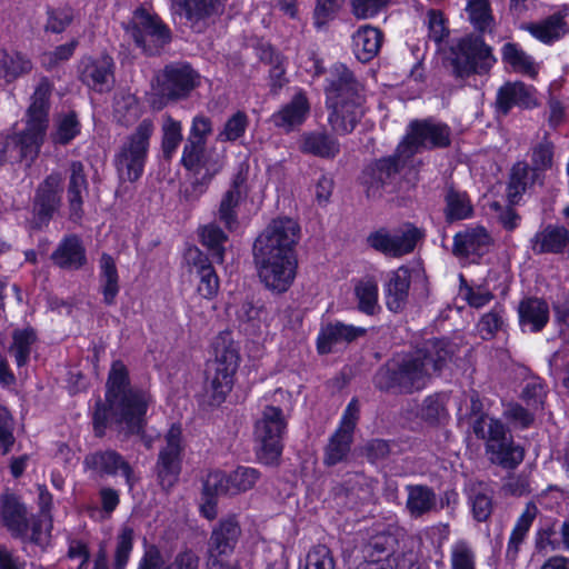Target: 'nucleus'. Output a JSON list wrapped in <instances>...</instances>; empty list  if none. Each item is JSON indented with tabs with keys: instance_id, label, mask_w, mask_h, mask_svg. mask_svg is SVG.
<instances>
[{
	"instance_id": "obj_1",
	"label": "nucleus",
	"mask_w": 569,
	"mask_h": 569,
	"mask_svg": "<svg viewBox=\"0 0 569 569\" xmlns=\"http://www.w3.org/2000/svg\"><path fill=\"white\" fill-rule=\"evenodd\" d=\"M451 143V129L433 119L413 120L395 153L381 158L366 168L362 184L369 198L381 196L382 189L406 167L416 169L415 154L421 150L447 148Z\"/></svg>"
},
{
	"instance_id": "obj_2",
	"label": "nucleus",
	"mask_w": 569,
	"mask_h": 569,
	"mask_svg": "<svg viewBox=\"0 0 569 569\" xmlns=\"http://www.w3.org/2000/svg\"><path fill=\"white\" fill-rule=\"evenodd\" d=\"M452 349L443 339H430L406 355L393 357L375 375V386L382 391L412 393L423 389L433 373L451 359Z\"/></svg>"
},
{
	"instance_id": "obj_3",
	"label": "nucleus",
	"mask_w": 569,
	"mask_h": 569,
	"mask_svg": "<svg viewBox=\"0 0 569 569\" xmlns=\"http://www.w3.org/2000/svg\"><path fill=\"white\" fill-rule=\"evenodd\" d=\"M106 401L104 405L99 400L93 412V429L98 437L104 435L109 418L127 435L142 430L151 398L147 392L129 385L127 368L120 361L112 363Z\"/></svg>"
},
{
	"instance_id": "obj_4",
	"label": "nucleus",
	"mask_w": 569,
	"mask_h": 569,
	"mask_svg": "<svg viewBox=\"0 0 569 569\" xmlns=\"http://www.w3.org/2000/svg\"><path fill=\"white\" fill-rule=\"evenodd\" d=\"M211 132L210 118L198 114L192 119L181 156V164L193 174V180L183 190L187 201L199 199L224 167L222 154L207 151V140Z\"/></svg>"
},
{
	"instance_id": "obj_5",
	"label": "nucleus",
	"mask_w": 569,
	"mask_h": 569,
	"mask_svg": "<svg viewBox=\"0 0 569 569\" xmlns=\"http://www.w3.org/2000/svg\"><path fill=\"white\" fill-rule=\"evenodd\" d=\"M328 121L338 134L355 130L365 114V88L345 64H336L326 88Z\"/></svg>"
},
{
	"instance_id": "obj_6",
	"label": "nucleus",
	"mask_w": 569,
	"mask_h": 569,
	"mask_svg": "<svg viewBox=\"0 0 569 569\" xmlns=\"http://www.w3.org/2000/svg\"><path fill=\"white\" fill-rule=\"evenodd\" d=\"M214 359L207 369L206 390L212 405H220L233 386L240 356L237 343L229 332L220 333L213 341Z\"/></svg>"
},
{
	"instance_id": "obj_7",
	"label": "nucleus",
	"mask_w": 569,
	"mask_h": 569,
	"mask_svg": "<svg viewBox=\"0 0 569 569\" xmlns=\"http://www.w3.org/2000/svg\"><path fill=\"white\" fill-rule=\"evenodd\" d=\"M200 84V76L186 62H172L157 72L152 81L150 104L161 110L169 102L187 99Z\"/></svg>"
},
{
	"instance_id": "obj_8",
	"label": "nucleus",
	"mask_w": 569,
	"mask_h": 569,
	"mask_svg": "<svg viewBox=\"0 0 569 569\" xmlns=\"http://www.w3.org/2000/svg\"><path fill=\"white\" fill-rule=\"evenodd\" d=\"M153 130L152 120H142L116 154L114 166L121 180L134 182L141 177Z\"/></svg>"
},
{
	"instance_id": "obj_9",
	"label": "nucleus",
	"mask_w": 569,
	"mask_h": 569,
	"mask_svg": "<svg viewBox=\"0 0 569 569\" xmlns=\"http://www.w3.org/2000/svg\"><path fill=\"white\" fill-rule=\"evenodd\" d=\"M450 60L452 72L457 78H468L471 74H482L495 64L492 49L485 43L480 36L467 34L451 48Z\"/></svg>"
},
{
	"instance_id": "obj_10",
	"label": "nucleus",
	"mask_w": 569,
	"mask_h": 569,
	"mask_svg": "<svg viewBox=\"0 0 569 569\" xmlns=\"http://www.w3.org/2000/svg\"><path fill=\"white\" fill-rule=\"evenodd\" d=\"M299 234L300 227L293 219H274L256 239L253 254L296 257L295 247Z\"/></svg>"
},
{
	"instance_id": "obj_11",
	"label": "nucleus",
	"mask_w": 569,
	"mask_h": 569,
	"mask_svg": "<svg viewBox=\"0 0 569 569\" xmlns=\"http://www.w3.org/2000/svg\"><path fill=\"white\" fill-rule=\"evenodd\" d=\"M127 34L147 54H158L171 40L169 28L157 14H152L144 8L134 10L133 16L126 27Z\"/></svg>"
},
{
	"instance_id": "obj_12",
	"label": "nucleus",
	"mask_w": 569,
	"mask_h": 569,
	"mask_svg": "<svg viewBox=\"0 0 569 569\" xmlns=\"http://www.w3.org/2000/svg\"><path fill=\"white\" fill-rule=\"evenodd\" d=\"M287 430V420L281 408L266 406L254 423V440L259 445L261 458L271 463L283 449L282 439Z\"/></svg>"
},
{
	"instance_id": "obj_13",
	"label": "nucleus",
	"mask_w": 569,
	"mask_h": 569,
	"mask_svg": "<svg viewBox=\"0 0 569 569\" xmlns=\"http://www.w3.org/2000/svg\"><path fill=\"white\" fill-rule=\"evenodd\" d=\"M182 429L180 425L173 423L164 436V446L160 449L156 470L159 485L171 489L178 481L182 461Z\"/></svg>"
},
{
	"instance_id": "obj_14",
	"label": "nucleus",
	"mask_w": 569,
	"mask_h": 569,
	"mask_svg": "<svg viewBox=\"0 0 569 569\" xmlns=\"http://www.w3.org/2000/svg\"><path fill=\"white\" fill-rule=\"evenodd\" d=\"M258 276L267 289L276 293L286 292L297 273L296 257L253 254Z\"/></svg>"
},
{
	"instance_id": "obj_15",
	"label": "nucleus",
	"mask_w": 569,
	"mask_h": 569,
	"mask_svg": "<svg viewBox=\"0 0 569 569\" xmlns=\"http://www.w3.org/2000/svg\"><path fill=\"white\" fill-rule=\"evenodd\" d=\"M260 471L252 467L239 466L230 473L216 470L206 478L208 493H224L236 496L252 489L260 479Z\"/></svg>"
},
{
	"instance_id": "obj_16",
	"label": "nucleus",
	"mask_w": 569,
	"mask_h": 569,
	"mask_svg": "<svg viewBox=\"0 0 569 569\" xmlns=\"http://www.w3.org/2000/svg\"><path fill=\"white\" fill-rule=\"evenodd\" d=\"M422 232L413 227L406 226L402 229L390 232L379 229L369 234L367 241L375 250L391 257H401L413 251Z\"/></svg>"
},
{
	"instance_id": "obj_17",
	"label": "nucleus",
	"mask_w": 569,
	"mask_h": 569,
	"mask_svg": "<svg viewBox=\"0 0 569 569\" xmlns=\"http://www.w3.org/2000/svg\"><path fill=\"white\" fill-rule=\"evenodd\" d=\"M43 138L44 137L26 127L20 133L1 139L0 163L24 161L27 166H30L39 154Z\"/></svg>"
},
{
	"instance_id": "obj_18",
	"label": "nucleus",
	"mask_w": 569,
	"mask_h": 569,
	"mask_svg": "<svg viewBox=\"0 0 569 569\" xmlns=\"http://www.w3.org/2000/svg\"><path fill=\"white\" fill-rule=\"evenodd\" d=\"M83 463L87 469L100 477L121 475L129 490H132L139 480L130 462L113 449L91 452L86 456Z\"/></svg>"
},
{
	"instance_id": "obj_19",
	"label": "nucleus",
	"mask_w": 569,
	"mask_h": 569,
	"mask_svg": "<svg viewBox=\"0 0 569 569\" xmlns=\"http://www.w3.org/2000/svg\"><path fill=\"white\" fill-rule=\"evenodd\" d=\"M359 412L358 400L353 398L343 412L339 428L330 437L326 447L325 462L327 465H337L349 453L353 430L359 419Z\"/></svg>"
},
{
	"instance_id": "obj_20",
	"label": "nucleus",
	"mask_w": 569,
	"mask_h": 569,
	"mask_svg": "<svg viewBox=\"0 0 569 569\" xmlns=\"http://www.w3.org/2000/svg\"><path fill=\"white\" fill-rule=\"evenodd\" d=\"M491 439L486 442L489 460L505 469H515L525 458V449L516 443L503 423H495Z\"/></svg>"
},
{
	"instance_id": "obj_21",
	"label": "nucleus",
	"mask_w": 569,
	"mask_h": 569,
	"mask_svg": "<svg viewBox=\"0 0 569 569\" xmlns=\"http://www.w3.org/2000/svg\"><path fill=\"white\" fill-rule=\"evenodd\" d=\"M248 166L240 164L233 176L229 189L222 194L218 209V219L232 231L238 224V208L248 196Z\"/></svg>"
},
{
	"instance_id": "obj_22",
	"label": "nucleus",
	"mask_w": 569,
	"mask_h": 569,
	"mask_svg": "<svg viewBox=\"0 0 569 569\" xmlns=\"http://www.w3.org/2000/svg\"><path fill=\"white\" fill-rule=\"evenodd\" d=\"M62 194V177L59 172L50 173L37 188L33 199L36 224H47L60 208Z\"/></svg>"
},
{
	"instance_id": "obj_23",
	"label": "nucleus",
	"mask_w": 569,
	"mask_h": 569,
	"mask_svg": "<svg viewBox=\"0 0 569 569\" xmlns=\"http://www.w3.org/2000/svg\"><path fill=\"white\" fill-rule=\"evenodd\" d=\"M172 9L183 17L190 28L203 30L210 19L224 12L227 0H171Z\"/></svg>"
},
{
	"instance_id": "obj_24",
	"label": "nucleus",
	"mask_w": 569,
	"mask_h": 569,
	"mask_svg": "<svg viewBox=\"0 0 569 569\" xmlns=\"http://www.w3.org/2000/svg\"><path fill=\"white\" fill-rule=\"evenodd\" d=\"M114 62L110 56L84 57L79 64V79L90 89L102 92L112 87Z\"/></svg>"
},
{
	"instance_id": "obj_25",
	"label": "nucleus",
	"mask_w": 569,
	"mask_h": 569,
	"mask_svg": "<svg viewBox=\"0 0 569 569\" xmlns=\"http://www.w3.org/2000/svg\"><path fill=\"white\" fill-rule=\"evenodd\" d=\"M491 244L492 238L483 227H468L455 234L452 253L458 258L475 261L485 256Z\"/></svg>"
},
{
	"instance_id": "obj_26",
	"label": "nucleus",
	"mask_w": 569,
	"mask_h": 569,
	"mask_svg": "<svg viewBox=\"0 0 569 569\" xmlns=\"http://www.w3.org/2000/svg\"><path fill=\"white\" fill-rule=\"evenodd\" d=\"M240 527L234 519H226L212 530L208 542V565L216 568L223 556L232 553L240 536Z\"/></svg>"
},
{
	"instance_id": "obj_27",
	"label": "nucleus",
	"mask_w": 569,
	"mask_h": 569,
	"mask_svg": "<svg viewBox=\"0 0 569 569\" xmlns=\"http://www.w3.org/2000/svg\"><path fill=\"white\" fill-rule=\"evenodd\" d=\"M0 521L12 537L24 540L28 536L29 518L26 505L13 493L0 496Z\"/></svg>"
},
{
	"instance_id": "obj_28",
	"label": "nucleus",
	"mask_w": 569,
	"mask_h": 569,
	"mask_svg": "<svg viewBox=\"0 0 569 569\" xmlns=\"http://www.w3.org/2000/svg\"><path fill=\"white\" fill-rule=\"evenodd\" d=\"M537 106L536 89L523 82H507L497 92V110L507 114L513 107L530 109Z\"/></svg>"
},
{
	"instance_id": "obj_29",
	"label": "nucleus",
	"mask_w": 569,
	"mask_h": 569,
	"mask_svg": "<svg viewBox=\"0 0 569 569\" xmlns=\"http://www.w3.org/2000/svg\"><path fill=\"white\" fill-rule=\"evenodd\" d=\"M186 259L190 266V273L199 279V295L206 299L213 298L219 289V279L208 258L199 249L191 248L187 251Z\"/></svg>"
},
{
	"instance_id": "obj_30",
	"label": "nucleus",
	"mask_w": 569,
	"mask_h": 569,
	"mask_svg": "<svg viewBox=\"0 0 569 569\" xmlns=\"http://www.w3.org/2000/svg\"><path fill=\"white\" fill-rule=\"evenodd\" d=\"M530 248L535 254L569 256V230L563 226L548 224L530 239Z\"/></svg>"
},
{
	"instance_id": "obj_31",
	"label": "nucleus",
	"mask_w": 569,
	"mask_h": 569,
	"mask_svg": "<svg viewBox=\"0 0 569 569\" xmlns=\"http://www.w3.org/2000/svg\"><path fill=\"white\" fill-rule=\"evenodd\" d=\"M522 29L543 43L558 41L569 32V9L563 8L538 22L527 23Z\"/></svg>"
},
{
	"instance_id": "obj_32",
	"label": "nucleus",
	"mask_w": 569,
	"mask_h": 569,
	"mask_svg": "<svg viewBox=\"0 0 569 569\" xmlns=\"http://www.w3.org/2000/svg\"><path fill=\"white\" fill-rule=\"evenodd\" d=\"M411 270L401 266L388 274L385 283L386 306L392 312H401L409 300Z\"/></svg>"
},
{
	"instance_id": "obj_33",
	"label": "nucleus",
	"mask_w": 569,
	"mask_h": 569,
	"mask_svg": "<svg viewBox=\"0 0 569 569\" xmlns=\"http://www.w3.org/2000/svg\"><path fill=\"white\" fill-rule=\"evenodd\" d=\"M367 330L362 327L346 325L340 321L331 322L321 328L317 340L319 353L326 355L333 350L338 345L350 343L366 335Z\"/></svg>"
},
{
	"instance_id": "obj_34",
	"label": "nucleus",
	"mask_w": 569,
	"mask_h": 569,
	"mask_svg": "<svg viewBox=\"0 0 569 569\" xmlns=\"http://www.w3.org/2000/svg\"><path fill=\"white\" fill-rule=\"evenodd\" d=\"M51 94V84L47 79H42L37 86L32 97L31 104L28 108L27 128L44 137L48 128V116L50 109L49 98Z\"/></svg>"
},
{
	"instance_id": "obj_35",
	"label": "nucleus",
	"mask_w": 569,
	"mask_h": 569,
	"mask_svg": "<svg viewBox=\"0 0 569 569\" xmlns=\"http://www.w3.org/2000/svg\"><path fill=\"white\" fill-rule=\"evenodd\" d=\"M518 317L523 332H540L549 322V305L541 298H525L519 302Z\"/></svg>"
},
{
	"instance_id": "obj_36",
	"label": "nucleus",
	"mask_w": 569,
	"mask_h": 569,
	"mask_svg": "<svg viewBox=\"0 0 569 569\" xmlns=\"http://www.w3.org/2000/svg\"><path fill=\"white\" fill-rule=\"evenodd\" d=\"M545 176L535 171L526 161H518L510 171L507 187V198L511 204H516L522 194L535 183L542 184Z\"/></svg>"
},
{
	"instance_id": "obj_37",
	"label": "nucleus",
	"mask_w": 569,
	"mask_h": 569,
	"mask_svg": "<svg viewBox=\"0 0 569 569\" xmlns=\"http://www.w3.org/2000/svg\"><path fill=\"white\" fill-rule=\"evenodd\" d=\"M309 110L310 104L306 93L298 91L287 104L272 114L271 120L276 127L291 131L303 123Z\"/></svg>"
},
{
	"instance_id": "obj_38",
	"label": "nucleus",
	"mask_w": 569,
	"mask_h": 569,
	"mask_svg": "<svg viewBox=\"0 0 569 569\" xmlns=\"http://www.w3.org/2000/svg\"><path fill=\"white\" fill-rule=\"evenodd\" d=\"M51 259L58 267L69 270L80 269L87 261L81 240L74 234L62 239L52 252Z\"/></svg>"
},
{
	"instance_id": "obj_39",
	"label": "nucleus",
	"mask_w": 569,
	"mask_h": 569,
	"mask_svg": "<svg viewBox=\"0 0 569 569\" xmlns=\"http://www.w3.org/2000/svg\"><path fill=\"white\" fill-rule=\"evenodd\" d=\"M383 40L382 32L372 26L360 27L352 34V49L356 58L361 62L372 60L379 52Z\"/></svg>"
},
{
	"instance_id": "obj_40",
	"label": "nucleus",
	"mask_w": 569,
	"mask_h": 569,
	"mask_svg": "<svg viewBox=\"0 0 569 569\" xmlns=\"http://www.w3.org/2000/svg\"><path fill=\"white\" fill-rule=\"evenodd\" d=\"M68 202L72 218L82 214L83 194L88 191V180L84 167L80 161H72L69 166Z\"/></svg>"
},
{
	"instance_id": "obj_41",
	"label": "nucleus",
	"mask_w": 569,
	"mask_h": 569,
	"mask_svg": "<svg viewBox=\"0 0 569 569\" xmlns=\"http://www.w3.org/2000/svg\"><path fill=\"white\" fill-rule=\"evenodd\" d=\"M501 59L512 71L529 77L538 73V64L522 48L513 42H507L501 48Z\"/></svg>"
},
{
	"instance_id": "obj_42",
	"label": "nucleus",
	"mask_w": 569,
	"mask_h": 569,
	"mask_svg": "<svg viewBox=\"0 0 569 569\" xmlns=\"http://www.w3.org/2000/svg\"><path fill=\"white\" fill-rule=\"evenodd\" d=\"M32 68L33 64L26 54L0 48V78H3L7 82H12L28 74Z\"/></svg>"
},
{
	"instance_id": "obj_43",
	"label": "nucleus",
	"mask_w": 569,
	"mask_h": 569,
	"mask_svg": "<svg viewBox=\"0 0 569 569\" xmlns=\"http://www.w3.org/2000/svg\"><path fill=\"white\" fill-rule=\"evenodd\" d=\"M538 512L539 510L535 502L530 501L526 505L525 510L517 519V522L511 531L506 551L508 558H517L519 547L523 542L530 527L538 516Z\"/></svg>"
},
{
	"instance_id": "obj_44",
	"label": "nucleus",
	"mask_w": 569,
	"mask_h": 569,
	"mask_svg": "<svg viewBox=\"0 0 569 569\" xmlns=\"http://www.w3.org/2000/svg\"><path fill=\"white\" fill-rule=\"evenodd\" d=\"M301 151L321 158H335L340 151L338 140L326 132H311L302 137Z\"/></svg>"
},
{
	"instance_id": "obj_45",
	"label": "nucleus",
	"mask_w": 569,
	"mask_h": 569,
	"mask_svg": "<svg viewBox=\"0 0 569 569\" xmlns=\"http://www.w3.org/2000/svg\"><path fill=\"white\" fill-rule=\"evenodd\" d=\"M406 490L408 492L406 507L412 517H421L436 507V493L428 486L409 485Z\"/></svg>"
},
{
	"instance_id": "obj_46",
	"label": "nucleus",
	"mask_w": 569,
	"mask_h": 569,
	"mask_svg": "<svg viewBox=\"0 0 569 569\" xmlns=\"http://www.w3.org/2000/svg\"><path fill=\"white\" fill-rule=\"evenodd\" d=\"M445 203L443 212L447 222L465 220L473 213V207L468 194L451 186L446 189Z\"/></svg>"
},
{
	"instance_id": "obj_47",
	"label": "nucleus",
	"mask_w": 569,
	"mask_h": 569,
	"mask_svg": "<svg viewBox=\"0 0 569 569\" xmlns=\"http://www.w3.org/2000/svg\"><path fill=\"white\" fill-rule=\"evenodd\" d=\"M468 500L472 516L477 521H486L492 513V490L487 483H471L469 486Z\"/></svg>"
},
{
	"instance_id": "obj_48",
	"label": "nucleus",
	"mask_w": 569,
	"mask_h": 569,
	"mask_svg": "<svg viewBox=\"0 0 569 569\" xmlns=\"http://www.w3.org/2000/svg\"><path fill=\"white\" fill-rule=\"evenodd\" d=\"M375 485L376 481L357 472L346 479L342 490L351 503H365L373 499Z\"/></svg>"
},
{
	"instance_id": "obj_49",
	"label": "nucleus",
	"mask_w": 569,
	"mask_h": 569,
	"mask_svg": "<svg viewBox=\"0 0 569 569\" xmlns=\"http://www.w3.org/2000/svg\"><path fill=\"white\" fill-rule=\"evenodd\" d=\"M465 12L473 29L479 33H491L496 21L490 1H466Z\"/></svg>"
},
{
	"instance_id": "obj_50",
	"label": "nucleus",
	"mask_w": 569,
	"mask_h": 569,
	"mask_svg": "<svg viewBox=\"0 0 569 569\" xmlns=\"http://www.w3.org/2000/svg\"><path fill=\"white\" fill-rule=\"evenodd\" d=\"M100 286L104 303L113 305L119 292V276L114 260L108 253L100 259Z\"/></svg>"
},
{
	"instance_id": "obj_51",
	"label": "nucleus",
	"mask_w": 569,
	"mask_h": 569,
	"mask_svg": "<svg viewBox=\"0 0 569 569\" xmlns=\"http://www.w3.org/2000/svg\"><path fill=\"white\" fill-rule=\"evenodd\" d=\"M141 113L137 98L130 92H120L114 97L113 116L118 123L131 126Z\"/></svg>"
},
{
	"instance_id": "obj_52",
	"label": "nucleus",
	"mask_w": 569,
	"mask_h": 569,
	"mask_svg": "<svg viewBox=\"0 0 569 569\" xmlns=\"http://www.w3.org/2000/svg\"><path fill=\"white\" fill-rule=\"evenodd\" d=\"M36 341L37 335L32 328L17 329L12 332V343L9 347V352L13 356L18 367L27 365Z\"/></svg>"
},
{
	"instance_id": "obj_53",
	"label": "nucleus",
	"mask_w": 569,
	"mask_h": 569,
	"mask_svg": "<svg viewBox=\"0 0 569 569\" xmlns=\"http://www.w3.org/2000/svg\"><path fill=\"white\" fill-rule=\"evenodd\" d=\"M161 148L166 159H171L178 147L180 146L182 137V124L180 121L173 119L170 114L162 116L161 124Z\"/></svg>"
},
{
	"instance_id": "obj_54",
	"label": "nucleus",
	"mask_w": 569,
	"mask_h": 569,
	"mask_svg": "<svg viewBox=\"0 0 569 569\" xmlns=\"http://www.w3.org/2000/svg\"><path fill=\"white\" fill-rule=\"evenodd\" d=\"M358 309L367 315H373L378 305V281L373 277H365L355 287Z\"/></svg>"
},
{
	"instance_id": "obj_55",
	"label": "nucleus",
	"mask_w": 569,
	"mask_h": 569,
	"mask_svg": "<svg viewBox=\"0 0 569 569\" xmlns=\"http://www.w3.org/2000/svg\"><path fill=\"white\" fill-rule=\"evenodd\" d=\"M450 569H477V553L471 542L456 540L449 549Z\"/></svg>"
},
{
	"instance_id": "obj_56",
	"label": "nucleus",
	"mask_w": 569,
	"mask_h": 569,
	"mask_svg": "<svg viewBox=\"0 0 569 569\" xmlns=\"http://www.w3.org/2000/svg\"><path fill=\"white\" fill-rule=\"evenodd\" d=\"M268 312L263 306H254L251 301H243L236 309V317L246 331L256 333L267 320Z\"/></svg>"
},
{
	"instance_id": "obj_57",
	"label": "nucleus",
	"mask_w": 569,
	"mask_h": 569,
	"mask_svg": "<svg viewBox=\"0 0 569 569\" xmlns=\"http://www.w3.org/2000/svg\"><path fill=\"white\" fill-rule=\"evenodd\" d=\"M199 236L214 261L221 263L223 261L224 243L228 240L227 234L217 224L209 223L200 229Z\"/></svg>"
},
{
	"instance_id": "obj_58",
	"label": "nucleus",
	"mask_w": 569,
	"mask_h": 569,
	"mask_svg": "<svg viewBox=\"0 0 569 569\" xmlns=\"http://www.w3.org/2000/svg\"><path fill=\"white\" fill-rule=\"evenodd\" d=\"M134 531L131 527L123 525L116 538L113 553V569H126L131 551L133 549Z\"/></svg>"
},
{
	"instance_id": "obj_59",
	"label": "nucleus",
	"mask_w": 569,
	"mask_h": 569,
	"mask_svg": "<svg viewBox=\"0 0 569 569\" xmlns=\"http://www.w3.org/2000/svg\"><path fill=\"white\" fill-rule=\"evenodd\" d=\"M530 151L531 164L529 166L535 171L543 174L545 171L552 168L555 146L546 136L541 141L535 143Z\"/></svg>"
},
{
	"instance_id": "obj_60",
	"label": "nucleus",
	"mask_w": 569,
	"mask_h": 569,
	"mask_svg": "<svg viewBox=\"0 0 569 569\" xmlns=\"http://www.w3.org/2000/svg\"><path fill=\"white\" fill-rule=\"evenodd\" d=\"M448 397L445 393L428 396L420 409L421 418L430 423L440 422L447 418Z\"/></svg>"
},
{
	"instance_id": "obj_61",
	"label": "nucleus",
	"mask_w": 569,
	"mask_h": 569,
	"mask_svg": "<svg viewBox=\"0 0 569 569\" xmlns=\"http://www.w3.org/2000/svg\"><path fill=\"white\" fill-rule=\"evenodd\" d=\"M249 126V118L243 111L233 113L223 128L218 132L217 140L221 142H233L241 138Z\"/></svg>"
},
{
	"instance_id": "obj_62",
	"label": "nucleus",
	"mask_w": 569,
	"mask_h": 569,
	"mask_svg": "<svg viewBox=\"0 0 569 569\" xmlns=\"http://www.w3.org/2000/svg\"><path fill=\"white\" fill-rule=\"evenodd\" d=\"M477 327L483 340L492 339L505 328L503 308L500 306L493 307L480 318Z\"/></svg>"
},
{
	"instance_id": "obj_63",
	"label": "nucleus",
	"mask_w": 569,
	"mask_h": 569,
	"mask_svg": "<svg viewBox=\"0 0 569 569\" xmlns=\"http://www.w3.org/2000/svg\"><path fill=\"white\" fill-rule=\"evenodd\" d=\"M47 14L44 30L52 33L63 32L74 19V10L68 6L49 9Z\"/></svg>"
},
{
	"instance_id": "obj_64",
	"label": "nucleus",
	"mask_w": 569,
	"mask_h": 569,
	"mask_svg": "<svg viewBox=\"0 0 569 569\" xmlns=\"http://www.w3.org/2000/svg\"><path fill=\"white\" fill-rule=\"evenodd\" d=\"M305 569H336L331 550L325 545H317L307 555Z\"/></svg>"
}]
</instances>
